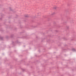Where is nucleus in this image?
Listing matches in <instances>:
<instances>
[{"label": "nucleus", "instance_id": "1", "mask_svg": "<svg viewBox=\"0 0 76 76\" xmlns=\"http://www.w3.org/2000/svg\"><path fill=\"white\" fill-rule=\"evenodd\" d=\"M55 14H56V13L53 12L52 14V15H55Z\"/></svg>", "mask_w": 76, "mask_h": 76}, {"label": "nucleus", "instance_id": "2", "mask_svg": "<svg viewBox=\"0 0 76 76\" xmlns=\"http://www.w3.org/2000/svg\"><path fill=\"white\" fill-rule=\"evenodd\" d=\"M25 16H28V15H26Z\"/></svg>", "mask_w": 76, "mask_h": 76}]
</instances>
